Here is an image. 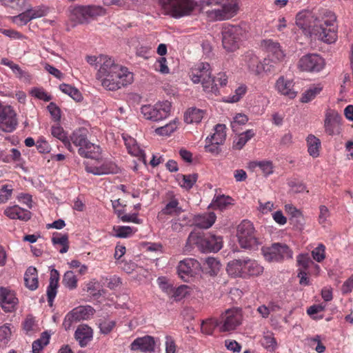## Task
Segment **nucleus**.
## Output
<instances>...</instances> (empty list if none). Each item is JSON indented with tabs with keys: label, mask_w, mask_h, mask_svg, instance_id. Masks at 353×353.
I'll return each instance as SVG.
<instances>
[{
	"label": "nucleus",
	"mask_w": 353,
	"mask_h": 353,
	"mask_svg": "<svg viewBox=\"0 0 353 353\" xmlns=\"http://www.w3.org/2000/svg\"><path fill=\"white\" fill-rule=\"evenodd\" d=\"M94 310L90 305L79 306L68 312L63 320V327L68 330L74 323L87 320L94 314Z\"/></svg>",
	"instance_id": "13"
},
{
	"label": "nucleus",
	"mask_w": 353,
	"mask_h": 353,
	"mask_svg": "<svg viewBox=\"0 0 353 353\" xmlns=\"http://www.w3.org/2000/svg\"><path fill=\"white\" fill-rule=\"evenodd\" d=\"M203 6H219L217 9L205 12L210 21H224L234 17L239 10V0H201Z\"/></svg>",
	"instance_id": "2"
},
{
	"label": "nucleus",
	"mask_w": 353,
	"mask_h": 353,
	"mask_svg": "<svg viewBox=\"0 0 353 353\" xmlns=\"http://www.w3.org/2000/svg\"><path fill=\"white\" fill-rule=\"evenodd\" d=\"M11 330L9 326L4 325L0 327V348H4L10 341Z\"/></svg>",
	"instance_id": "52"
},
{
	"label": "nucleus",
	"mask_w": 353,
	"mask_h": 353,
	"mask_svg": "<svg viewBox=\"0 0 353 353\" xmlns=\"http://www.w3.org/2000/svg\"><path fill=\"white\" fill-rule=\"evenodd\" d=\"M190 77L194 83H201L207 93L217 95L219 88L214 84L210 65L206 62L199 63L191 69Z\"/></svg>",
	"instance_id": "5"
},
{
	"label": "nucleus",
	"mask_w": 353,
	"mask_h": 353,
	"mask_svg": "<svg viewBox=\"0 0 353 353\" xmlns=\"http://www.w3.org/2000/svg\"><path fill=\"white\" fill-rule=\"evenodd\" d=\"M325 246L320 243L312 251V256L314 260L321 263L325 259Z\"/></svg>",
	"instance_id": "54"
},
{
	"label": "nucleus",
	"mask_w": 353,
	"mask_h": 353,
	"mask_svg": "<svg viewBox=\"0 0 353 353\" xmlns=\"http://www.w3.org/2000/svg\"><path fill=\"white\" fill-rule=\"evenodd\" d=\"M171 229L174 232H179L185 226L192 225V221L187 214H179L170 221Z\"/></svg>",
	"instance_id": "33"
},
{
	"label": "nucleus",
	"mask_w": 353,
	"mask_h": 353,
	"mask_svg": "<svg viewBox=\"0 0 353 353\" xmlns=\"http://www.w3.org/2000/svg\"><path fill=\"white\" fill-rule=\"evenodd\" d=\"M296 261L298 265L299 266V270H304L305 271H307V269L311 265H315L317 268H319V266L314 263L308 254H299L297 256Z\"/></svg>",
	"instance_id": "46"
},
{
	"label": "nucleus",
	"mask_w": 353,
	"mask_h": 353,
	"mask_svg": "<svg viewBox=\"0 0 353 353\" xmlns=\"http://www.w3.org/2000/svg\"><path fill=\"white\" fill-rule=\"evenodd\" d=\"M255 134L253 130H248L239 135L234 141L233 148L236 150H241Z\"/></svg>",
	"instance_id": "40"
},
{
	"label": "nucleus",
	"mask_w": 353,
	"mask_h": 353,
	"mask_svg": "<svg viewBox=\"0 0 353 353\" xmlns=\"http://www.w3.org/2000/svg\"><path fill=\"white\" fill-rule=\"evenodd\" d=\"M325 67L324 59L317 54H307L303 56L298 62V68L310 72H319Z\"/></svg>",
	"instance_id": "16"
},
{
	"label": "nucleus",
	"mask_w": 353,
	"mask_h": 353,
	"mask_svg": "<svg viewBox=\"0 0 353 353\" xmlns=\"http://www.w3.org/2000/svg\"><path fill=\"white\" fill-rule=\"evenodd\" d=\"M307 152L313 158H316L320 154L321 143L319 138L313 134H309L306 139Z\"/></svg>",
	"instance_id": "35"
},
{
	"label": "nucleus",
	"mask_w": 353,
	"mask_h": 353,
	"mask_svg": "<svg viewBox=\"0 0 353 353\" xmlns=\"http://www.w3.org/2000/svg\"><path fill=\"white\" fill-rule=\"evenodd\" d=\"M242 319L241 310L239 308L228 309L221 314L219 319L220 330L221 332L234 330L241 324Z\"/></svg>",
	"instance_id": "12"
},
{
	"label": "nucleus",
	"mask_w": 353,
	"mask_h": 353,
	"mask_svg": "<svg viewBox=\"0 0 353 353\" xmlns=\"http://www.w3.org/2000/svg\"><path fill=\"white\" fill-rule=\"evenodd\" d=\"M320 26L328 27L327 36L323 35L325 40L332 41L337 38L336 17L333 12L326 10L323 13V22Z\"/></svg>",
	"instance_id": "20"
},
{
	"label": "nucleus",
	"mask_w": 353,
	"mask_h": 353,
	"mask_svg": "<svg viewBox=\"0 0 353 353\" xmlns=\"http://www.w3.org/2000/svg\"><path fill=\"white\" fill-rule=\"evenodd\" d=\"M237 237L239 244L243 248H255L260 243L252 223L243 220L238 225Z\"/></svg>",
	"instance_id": "9"
},
{
	"label": "nucleus",
	"mask_w": 353,
	"mask_h": 353,
	"mask_svg": "<svg viewBox=\"0 0 353 353\" xmlns=\"http://www.w3.org/2000/svg\"><path fill=\"white\" fill-rule=\"evenodd\" d=\"M216 327H221L219 320L211 318L203 321L201 329L203 333L211 335Z\"/></svg>",
	"instance_id": "43"
},
{
	"label": "nucleus",
	"mask_w": 353,
	"mask_h": 353,
	"mask_svg": "<svg viewBox=\"0 0 353 353\" xmlns=\"http://www.w3.org/2000/svg\"><path fill=\"white\" fill-rule=\"evenodd\" d=\"M221 34L223 48L228 51H234L245 38L246 31L241 26L227 24L223 27Z\"/></svg>",
	"instance_id": "6"
},
{
	"label": "nucleus",
	"mask_w": 353,
	"mask_h": 353,
	"mask_svg": "<svg viewBox=\"0 0 353 353\" xmlns=\"http://www.w3.org/2000/svg\"><path fill=\"white\" fill-rule=\"evenodd\" d=\"M165 353H176L177 346L174 339L171 336H165Z\"/></svg>",
	"instance_id": "64"
},
{
	"label": "nucleus",
	"mask_w": 353,
	"mask_h": 353,
	"mask_svg": "<svg viewBox=\"0 0 353 353\" xmlns=\"http://www.w3.org/2000/svg\"><path fill=\"white\" fill-rule=\"evenodd\" d=\"M199 268L200 264L196 260L188 258L179 262L177 272L183 281L188 282L196 274Z\"/></svg>",
	"instance_id": "17"
},
{
	"label": "nucleus",
	"mask_w": 353,
	"mask_h": 353,
	"mask_svg": "<svg viewBox=\"0 0 353 353\" xmlns=\"http://www.w3.org/2000/svg\"><path fill=\"white\" fill-rule=\"evenodd\" d=\"M248 168L252 172L260 171L265 176L273 173L274 166L271 161H252L248 163Z\"/></svg>",
	"instance_id": "26"
},
{
	"label": "nucleus",
	"mask_w": 353,
	"mask_h": 353,
	"mask_svg": "<svg viewBox=\"0 0 353 353\" xmlns=\"http://www.w3.org/2000/svg\"><path fill=\"white\" fill-rule=\"evenodd\" d=\"M171 103L165 101L157 103L154 105H144L141 108V112L145 119L159 121L167 118L170 112Z\"/></svg>",
	"instance_id": "10"
},
{
	"label": "nucleus",
	"mask_w": 353,
	"mask_h": 353,
	"mask_svg": "<svg viewBox=\"0 0 353 353\" xmlns=\"http://www.w3.org/2000/svg\"><path fill=\"white\" fill-rule=\"evenodd\" d=\"M59 281V273L56 269H52L50 271V283L47 288V296L48 305L52 307L53 305L54 299L57 293V288Z\"/></svg>",
	"instance_id": "22"
},
{
	"label": "nucleus",
	"mask_w": 353,
	"mask_h": 353,
	"mask_svg": "<svg viewBox=\"0 0 353 353\" xmlns=\"http://www.w3.org/2000/svg\"><path fill=\"white\" fill-rule=\"evenodd\" d=\"M31 94L34 97L44 101H50L52 99V97L42 88H34L32 90Z\"/></svg>",
	"instance_id": "60"
},
{
	"label": "nucleus",
	"mask_w": 353,
	"mask_h": 353,
	"mask_svg": "<svg viewBox=\"0 0 353 353\" xmlns=\"http://www.w3.org/2000/svg\"><path fill=\"white\" fill-rule=\"evenodd\" d=\"M113 231L117 237L128 238L133 235L136 230L130 226L117 225L114 226Z\"/></svg>",
	"instance_id": "44"
},
{
	"label": "nucleus",
	"mask_w": 353,
	"mask_h": 353,
	"mask_svg": "<svg viewBox=\"0 0 353 353\" xmlns=\"http://www.w3.org/2000/svg\"><path fill=\"white\" fill-rule=\"evenodd\" d=\"M62 283L70 290L75 289L77 287V279L72 271H67L64 274Z\"/></svg>",
	"instance_id": "50"
},
{
	"label": "nucleus",
	"mask_w": 353,
	"mask_h": 353,
	"mask_svg": "<svg viewBox=\"0 0 353 353\" xmlns=\"http://www.w3.org/2000/svg\"><path fill=\"white\" fill-rule=\"evenodd\" d=\"M226 127L223 124H217L214 128V133L206 139V142L223 144L225 140Z\"/></svg>",
	"instance_id": "38"
},
{
	"label": "nucleus",
	"mask_w": 353,
	"mask_h": 353,
	"mask_svg": "<svg viewBox=\"0 0 353 353\" xmlns=\"http://www.w3.org/2000/svg\"><path fill=\"white\" fill-rule=\"evenodd\" d=\"M0 2L4 6L21 11L26 8L27 0H0Z\"/></svg>",
	"instance_id": "51"
},
{
	"label": "nucleus",
	"mask_w": 353,
	"mask_h": 353,
	"mask_svg": "<svg viewBox=\"0 0 353 353\" xmlns=\"http://www.w3.org/2000/svg\"><path fill=\"white\" fill-rule=\"evenodd\" d=\"M204 115V110L196 108H190L186 110L184 114V121L187 123H199Z\"/></svg>",
	"instance_id": "37"
},
{
	"label": "nucleus",
	"mask_w": 353,
	"mask_h": 353,
	"mask_svg": "<svg viewBox=\"0 0 353 353\" xmlns=\"http://www.w3.org/2000/svg\"><path fill=\"white\" fill-rule=\"evenodd\" d=\"M50 335L47 332H43L41 336L32 343V352L39 353L44 346L49 343Z\"/></svg>",
	"instance_id": "48"
},
{
	"label": "nucleus",
	"mask_w": 353,
	"mask_h": 353,
	"mask_svg": "<svg viewBox=\"0 0 353 353\" xmlns=\"http://www.w3.org/2000/svg\"><path fill=\"white\" fill-rule=\"evenodd\" d=\"M338 123L339 118L337 114H335L334 112H327L325 114L324 127L325 132L329 135H333L335 134Z\"/></svg>",
	"instance_id": "36"
},
{
	"label": "nucleus",
	"mask_w": 353,
	"mask_h": 353,
	"mask_svg": "<svg viewBox=\"0 0 353 353\" xmlns=\"http://www.w3.org/2000/svg\"><path fill=\"white\" fill-rule=\"evenodd\" d=\"M6 216L11 219H19L21 221H27L31 218V212L25 210L17 205L8 207L4 210Z\"/></svg>",
	"instance_id": "27"
},
{
	"label": "nucleus",
	"mask_w": 353,
	"mask_h": 353,
	"mask_svg": "<svg viewBox=\"0 0 353 353\" xmlns=\"http://www.w3.org/2000/svg\"><path fill=\"white\" fill-rule=\"evenodd\" d=\"M93 331L87 325H79L74 333V338L79 342L81 347H85L92 339Z\"/></svg>",
	"instance_id": "24"
},
{
	"label": "nucleus",
	"mask_w": 353,
	"mask_h": 353,
	"mask_svg": "<svg viewBox=\"0 0 353 353\" xmlns=\"http://www.w3.org/2000/svg\"><path fill=\"white\" fill-rule=\"evenodd\" d=\"M205 264L210 270L209 273L211 275H216L221 268L219 261L214 257H208L206 259Z\"/></svg>",
	"instance_id": "55"
},
{
	"label": "nucleus",
	"mask_w": 353,
	"mask_h": 353,
	"mask_svg": "<svg viewBox=\"0 0 353 353\" xmlns=\"http://www.w3.org/2000/svg\"><path fill=\"white\" fill-rule=\"evenodd\" d=\"M24 282L26 286L31 290H34L38 288V274L35 268L30 266L26 270L24 274Z\"/></svg>",
	"instance_id": "34"
},
{
	"label": "nucleus",
	"mask_w": 353,
	"mask_h": 353,
	"mask_svg": "<svg viewBox=\"0 0 353 353\" xmlns=\"http://www.w3.org/2000/svg\"><path fill=\"white\" fill-rule=\"evenodd\" d=\"M247 91V88L244 85H241L235 90V94L230 97L228 101L229 102L234 103L239 101L243 96L245 95Z\"/></svg>",
	"instance_id": "61"
},
{
	"label": "nucleus",
	"mask_w": 353,
	"mask_h": 353,
	"mask_svg": "<svg viewBox=\"0 0 353 353\" xmlns=\"http://www.w3.org/2000/svg\"><path fill=\"white\" fill-rule=\"evenodd\" d=\"M51 134L60 140L69 151L72 152H74V149L70 142L66 132L59 124L57 123L51 127Z\"/></svg>",
	"instance_id": "32"
},
{
	"label": "nucleus",
	"mask_w": 353,
	"mask_h": 353,
	"mask_svg": "<svg viewBox=\"0 0 353 353\" xmlns=\"http://www.w3.org/2000/svg\"><path fill=\"white\" fill-rule=\"evenodd\" d=\"M85 170L94 175L116 174L119 171V167L113 162H105L100 166H86Z\"/></svg>",
	"instance_id": "25"
},
{
	"label": "nucleus",
	"mask_w": 353,
	"mask_h": 353,
	"mask_svg": "<svg viewBox=\"0 0 353 353\" xmlns=\"http://www.w3.org/2000/svg\"><path fill=\"white\" fill-rule=\"evenodd\" d=\"M248 121V117L244 114H237L233 121L231 122V127L233 131H236L237 126L239 125H245Z\"/></svg>",
	"instance_id": "58"
},
{
	"label": "nucleus",
	"mask_w": 353,
	"mask_h": 353,
	"mask_svg": "<svg viewBox=\"0 0 353 353\" xmlns=\"http://www.w3.org/2000/svg\"><path fill=\"white\" fill-rule=\"evenodd\" d=\"M197 174H178L177 181L180 186L186 190H190L197 180Z\"/></svg>",
	"instance_id": "39"
},
{
	"label": "nucleus",
	"mask_w": 353,
	"mask_h": 353,
	"mask_svg": "<svg viewBox=\"0 0 353 353\" xmlns=\"http://www.w3.org/2000/svg\"><path fill=\"white\" fill-rule=\"evenodd\" d=\"M179 121L174 120L164 126L157 128L155 132L161 136H169L177 129Z\"/></svg>",
	"instance_id": "45"
},
{
	"label": "nucleus",
	"mask_w": 353,
	"mask_h": 353,
	"mask_svg": "<svg viewBox=\"0 0 353 353\" xmlns=\"http://www.w3.org/2000/svg\"><path fill=\"white\" fill-rule=\"evenodd\" d=\"M262 46L265 48L268 53V59H265L263 63H261L259 61L257 57H253L251 59V63L248 65L249 68L256 74H259L262 70L270 71L271 67L266 68L265 65L270 64V62L276 63L282 61L285 57L283 51L281 49L280 44L271 39L264 40Z\"/></svg>",
	"instance_id": "3"
},
{
	"label": "nucleus",
	"mask_w": 353,
	"mask_h": 353,
	"mask_svg": "<svg viewBox=\"0 0 353 353\" xmlns=\"http://www.w3.org/2000/svg\"><path fill=\"white\" fill-rule=\"evenodd\" d=\"M59 89L61 92L69 95L76 101H80L82 99V95L80 91L70 85L62 83L59 85Z\"/></svg>",
	"instance_id": "42"
},
{
	"label": "nucleus",
	"mask_w": 353,
	"mask_h": 353,
	"mask_svg": "<svg viewBox=\"0 0 353 353\" xmlns=\"http://www.w3.org/2000/svg\"><path fill=\"white\" fill-rule=\"evenodd\" d=\"M188 241L196 244L203 252H216L223 247V239L212 233H206L196 236L191 233Z\"/></svg>",
	"instance_id": "8"
},
{
	"label": "nucleus",
	"mask_w": 353,
	"mask_h": 353,
	"mask_svg": "<svg viewBox=\"0 0 353 353\" xmlns=\"http://www.w3.org/2000/svg\"><path fill=\"white\" fill-rule=\"evenodd\" d=\"M12 193V189L9 188L8 185H3L0 189V203H6L11 197Z\"/></svg>",
	"instance_id": "62"
},
{
	"label": "nucleus",
	"mask_w": 353,
	"mask_h": 353,
	"mask_svg": "<svg viewBox=\"0 0 353 353\" xmlns=\"http://www.w3.org/2000/svg\"><path fill=\"white\" fill-rule=\"evenodd\" d=\"M164 11L175 18L190 15L195 8L192 0H160Z\"/></svg>",
	"instance_id": "7"
},
{
	"label": "nucleus",
	"mask_w": 353,
	"mask_h": 353,
	"mask_svg": "<svg viewBox=\"0 0 353 353\" xmlns=\"http://www.w3.org/2000/svg\"><path fill=\"white\" fill-rule=\"evenodd\" d=\"M321 90L322 87L319 85L310 87L302 94L301 102L308 103L314 99L316 95L321 92Z\"/></svg>",
	"instance_id": "49"
},
{
	"label": "nucleus",
	"mask_w": 353,
	"mask_h": 353,
	"mask_svg": "<svg viewBox=\"0 0 353 353\" xmlns=\"http://www.w3.org/2000/svg\"><path fill=\"white\" fill-rule=\"evenodd\" d=\"M265 259L268 262H281L292 258V251L283 243H274L268 247L262 248Z\"/></svg>",
	"instance_id": "11"
},
{
	"label": "nucleus",
	"mask_w": 353,
	"mask_h": 353,
	"mask_svg": "<svg viewBox=\"0 0 353 353\" xmlns=\"http://www.w3.org/2000/svg\"><path fill=\"white\" fill-rule=\"evenodd\" d=\"M262 346L270 352H273L277 347V343L272 332H264L261 340Z\"/></svg>",
	"instance_id": "41"
},
{
	"label": "nucleus",
	"mask_w": 353,
	"mask_h": 353,
	"mask_svg": "<svg viewBox=\"0 0 353 353\" xmlns=\"http://www.w3.org/2000/svg\"><path fill=\"white\" fill-rule=\"evenodd\" d=\"M293 83L292 81L281 77L276 81V88L279 93L283 95L288 96L290 98L293 99L296 97V92L293 90Z\"/></svg>",
	"instance_id": "30"
},
{
	"label": "nucleus",
	"mask_w": 353,
	"mask_h": 353,
	"mask_svg": "<svg viewBox=\"0 0 353 353\" xmlns=\"http://www.w3.org/2000/svg\"><path fill=\"white\" fill-rule=\"evenodd\" d=\"M77 152L81 157L92 159H99L101 155L100 147L90 141L83 148H79Z\"/></svg>",
	"instance_id": "28"
},
{
	"label": "nucleus",
	"mask_w": 353,
	"mask_h": 353,
	"mask_svg": "<svg viewBox=\"0 0 353 353\" xmlns=\"http://www.w3.org/2000/svg\"><path fill=\"white\" fill-rule=\"evenodd\" d=\"M31 21L28 10L12 17V22L18 26H24Z\"/></svg>",
	"instance_id": "57"
},
{
	"label": "nucleus",
	"mask_w": 353,
	"mask_h": 353,
	"mask_svg": "<svg viewBox=\"0 0 353 353\" xmlns=\"http://www.w3.org/2000/svg\"><path fill=\"white\" fill-rule=\"evenodd\" d=\"M17 125L16 114L10 108L8 111L0 119V129L6 132H13Z\"/></svg>",
	"instance_id": "23"
},
{
	"label": "nucleus",
	"mask_w": 353,
	"mask_h": 353,
	"mask_svg": "<svg viewBox=\"0 0 353 353\" xmlns=\"http://www.w3.org/2000/svg\"><path fill=\"white\" fill-rule=\"evenodd\" d=\"M165 205L157 214V219L161 221H165V216H175L183 212L180 206L178 198L172 191H169L165 196Z\"/></svg>",
	"instance_id": "15"
},
{
	"label": "nucleus",
	"mask_w": 353,
	"mask_h": 353,
	"mask_svg": "<svg viewBox=\"0 0 353 353\" xmlns=\"http://www.w3.org/2000/svg\"><path fill=\"white\" fill-rule=\"evenodd\" d=\"M52 241L54 245L59 244L62 245V248L59 250L61 253L63 254L68 252L69 249V242L67 234H57V235H54L52 238Z\"/></svg>",
	"instance_id": "47"
},
{
	"label": "nucleus",
	"mask_w": 353,
	"mask_h": 353,
	"mask_svg": "<svg viewBox=\"0 0 353 353\" xmlns=\"http://www.w3.org/2000/svg\"><path fill=\"white\" fill-rule=\"evenodd\" d=\"M85 59L91 65H99L97 78L108 90H117L133 81V74L126 67L116 63L106 55L87 56Z\"/></svg>",
	"instance_id": "1"
},
{
	"label": "nucleus",
	"mask_w": 353,
	"mask_h": 353,
	"mask_svg": "<svg viewBox=\"0 0 353 353\" xmlns=\"http://www.w3.org/2000/svg\"><path fill=\"white\" fill-rule=\"evenodd\" d=\"M156 342L152 336L138 337L130 344V350L135 352L152 353L154 352Z\"/></svg>",
	"instance_id": "18"
},
{
	"label": "nucleus",
	"mask_w": 353,
	"mask_h": 353,
	"mask_svg": "<svg viewBox=\"0 0 353 353\" xmlns=\"http://www.w3.org/2000/svg\"><path fill=\"white\" fill-rule=\"evenodd\" d=\"M72 14L79 23H83L89 19L104 15L105 10L100 6H78L72 9Z\"/></svg>",
	"instance_id": "14"
},
{
	"label": "nucleus",
	"mask_w": 353,
	"mask_h": 353,
	"mask_svg": "<svg viewBox=\"0 0 353 353\" xmlns=\"http://www.w3.org/2000/svg\"><path fill=\"white\" fill-rule=\"evenodd\" d=\"M27 10L29 12L30 17H31V20L43 17L47 13L46 10L40 6L27 8Z\"/></svg>",
	"instance_id": "59"
},
{
	"label": "nucleus",
	"mask_w": 353,
	"mask_h": 353,
	"mask_svg": "<svg viewBox=\"0 0 353 353\" xmlns=\"http://www.w3.org/2000/svg\"><path fill=\"white\" fill-rule=\"evenodd\" d=\"M71 144L76 148H83L89 141L88 139V130L85 128H79L74 130L69 138Z\"/></svg>",
	"instance_id": "31"
},
{
	"label": "nucleus",
	"mask_w": 353,
	"mask_h": 353,
	"mask_svg": "<svg viewBox=\"0 0 353 353\" xmlns=\"http://www.w3.org/2000/svg\"><path fill=\"white\" fill-rule=\"evenodd\" d=\"M47 108L53 119L56 121H59L61 119L60 108L53 102L50 103Z\"/></svg>",
	"instance_id": "63"
},
{
	"label": "nucleus",
	"mask_w": 353,
	"mask_h": 353,
	"mask_svg": "<svg viewBox=\"0 0 353 353\" xmlns=\"http://www.w3.org/2000/svg\"><path fill=\"white\" fill-rule=\"evenodd\" d=\"M123 138L128 153L145 163L144 152L138 145L136 140L131 137L123 136Z\"/></svg>",
	"instance_id": "29"
},
{
	"label": "nucleus",
	"mask_w": 353,
	"mask_h": 353,
	"mask_svg": "<svg viewBox=\"0 0 353 353\" xmlns=\"http://www.w3.org/2000/svg\"><path fill=\"white\" fill-rule=\"evenodd\" d=\"M216 219V216L213 212L199 214L194 216L192 225L199 228L208 229L214 223Z\"/></svg>",
	"instance_id": "21"
},
{
	"label": "nucleus",
	"mask_w": 353,
	"mask_h": 353,
	"mask_svg": "<svg viewBox=\"0 0 353 353\" xmlns=\"http://www.w3.org/2000/svg\"><path fill=\"white\" fill-rule=\"evenodd\" d=\"M263 267L256 261L250 259H235L229 262L227 266L230 275L243 279L258 276L263 272Z\"/></svg>",
	"instance_id": "4"
},
{
	"label": "nucleus",
	"mask_w": 353,
	"mask_h": 353,
	"mask_svg": "<svg viewBox=\"0 0 353 353\" xmlns=\"http://www.w3.org/2000/svg\"><path fill=\"white\" fill-rule=\"evenodd\" d=\"M154 69L161 74H168L170 70L167 65V59L165 57L159 58L154 64Z\"/></svg>",
	"instance_id": "56"
},
{
	"label": "nucleus",
	"mask_w": 353,
	"mask_h": 353,
	"mask_svg": "<svg viewBox=\"0 0 353 353\" xmlns=\"http://www.w3.org/2000/svg\"><path fill=\"white\" fill-rule=\"evenodd\" d=\"M18 299L10 290L1 287L0 288V305L6 312H12L17 308Z\"/></svg>",
	"instance_id": "19"
},
{
	"label": "nucleus",
	"mask_w": 353,
	"mask_h": 353,
	"mask_svg": "<svg viewBox=\"0 0 353 353\" xmlns=\"http://www.w3.org/2000/svg\"><path fill=\"white\" fill-rule=\"evenodd\" d=\"M232 199L230 196L219 195L214 199V205L220 210L225 209L228 205L232 204Z\"/></svg>",
	"instance_id": "53"
}]
</instances>
